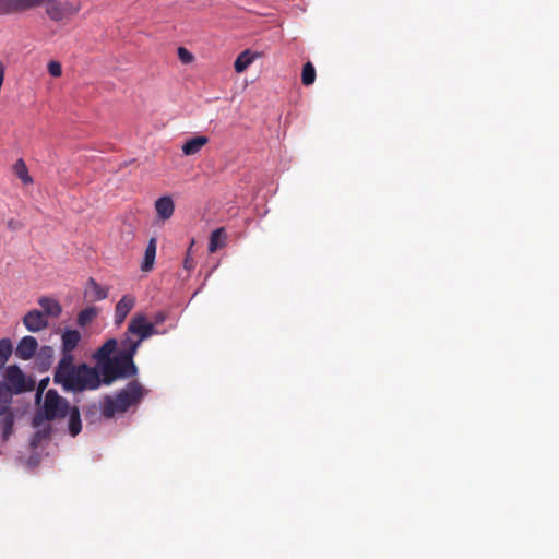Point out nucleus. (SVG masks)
I'll use <instances>...</instances> for the list:
<instances>
[{"label":"nucleus","instance_id":"nucleus-1","mask_svg":"<svg viewBox=\"0 0 559 559\" xmlns=\"http://www.w3.org/2000/svg\"><path fill=\"white\" fill-rule=\"evenodd\" d=\"M81 341V333L78 330H66L61 335L62 357L59 360L53 382L60 384L67 392H83L96 390L100 386L99 373L96 368L83 362L74 365L72 352Z\"/></svg>","mask_w":559,"mask_h":559},{"label":"nucleus","instance_id":"nucleus-2","mask_svg":"<svg viewBox=\"0 0 559 559\" xmlns=\"http://www.w3.org/2000/svg\"><path fill=\"white\" fill-rule=\"evenodd\" d=\"M117 348V340L109 338L93 355L100 384L110 385L117 380L130 379L138 374L133 349L121 343L118 352Z\"/></svg>","mask_w":559,"mask_h":559},{"label":"nucleus","instance_id":"nucleus-3","mask_svg":"<svg viewBox=\"0 0 559 559\" xmlns=\"http://www.w3.org/2000/svg\"><path fill=\"white\" fill-rule=\"evenodd\" d=\"M147 390L133 380L115 395H105L100 401V414L107 418H114L118 414L128 412L131 406L138 405L146 395Z\"/></svg>","mask_w":559,"mask_h":559},{"label":"nucleus","instance_id":"nucleus-4","mask_svg":"<svg viewBox=\"0 0 559 559\" xmlns=\"http://www.w3.org/2000/svg\"><path fill=\"white\" fill-rule=\"evenodd\" d=\"M1 382L13 395L31 392L36 385V381L27 377L17 365H10L4 369Z\"/></svg>","mask_w":559,"mask_h":559},{"label":"nucleus","instance_id":"nucleus-5","mask_svg":"<svg viewBox=\"0 0 559 559\" xmlns=\"http://www.w3.org/2000/svg\"><path fill=\"white\" fill-rule=\"evenodd\" d=\"M13 394L0 382V417L2 440L5 442L14 432L15 415L11 408Z\"/></svg>","mask_w":559,"mask_h":559},{"label":"nucleus","instance_id":"nucleus-6","mask_svg":"<svg viewBox=\"0 0 559 559\" xmlns=\"http://www.w3.org/2000/svg\"><path fill=\"white\" fill-rule=\"evenodd\" d=\"M143 341H145V314L135 313L131 318L128 324V329L120 343L127 346L129 349H133V352L136 354Z\"/></svg>","mask_w":559,"mask_h":559},{"label":"nucleus","instance_id":"nucleus-7","mask_svg":"<svg viewBox=\"0 0 559 559\" xmlns=\"http://www.w3.org/2000/svg\"><path fill=\"white\" fill-rule=\"evenodd\" d=\"M69 402L60 396L56 390H48L44 401V415L47 420L64 418L70 409Z\"/></svg>","mask_w":559,"mask_h":559},{"label":"nucleus","instance_id":"nucleus-8","mask_svg":"<svg viewBox=\"0 0 559 559\" xmlns=\"http://www.w3.org/2000/svg\"><path fill=\"white\" fill-rule=\"evenodd\" d=\"M41 5H46V14L55 22H60L73 16L78 14L81 9L79 3L71 1L44 0L40 2V7Z\"/></svg>","mask_w":559,"mask_h":559},{"label":"nucleus","instance_id":"nucleus-9","mask_svg":"<svg viewBox=\"0 0 559 559\" xmlns=\"http://www.w3.org/2000/svg\"><path fill=\"white\" fill-rule=\"evenodd\" d=\"M135 306V297L131 294L123 295L117 302L114 314V322L116 325H121L127 316Z\"/></svg>","mask_w":559,"mask_h":559},{"label":"nucleus","instance_id":"nucleus-10","mask_svg":"<svg viewBox=\"0 0 559 559\" xmlns=\"http://www.w3.org/2000/svg\"><path fill=\"white\" fill-rule=\"evenodd\" d=\"M23 323L29 332H39L48 326L46 316L39 310L28 311L23 318Z\"/></svg>","mask_w":559,"mask_h":559},{"label":"nucleus","instance_id":"nucleus-11","mask_svg":"<svg viewBox=\"0 0 559 559\" xmlns=\"http://www.w3.org/2000/svg\"><path fill=\"white\" fill-rule=\"evenodd\" d=\"M37 348V340L34 336L27 335L20 340L15 349V355L22 360H28L35 355Z\"/></svg>","mask_w":559,"mask_h":559},{"label":"nucleus","instance_id":"nucleus-12","mask_svg":"<svg viewBox=\"0 0 559 559\" xmlns=\"http://www.w3.org/2000/svg\"><path fill=\"white\" fill-rule=\"evenodd\" d=\"M261 57L260 52H252L249 49L243 50L238 55L234 62V68L237 73L245 72L250 64Z\"/></svg>","mask_w":559,"mask_h":559},{"label":"nucleus","instance_id":"nucleus-13","mask_svg":"<svg viewBox=\"0 0 559 559\" xmlns=\"http://www.w3.org/2000/svg\"><path fill=\"white\" fill-rule=\"evenodd\" d=\"M155 210L162 221L170 218L175 211V204L170 197H160L155 201Z\"/></svg>","mask_w":559,"mask_h":559},{"label":"nucleus","instance_id":"nucleus-14","mask_svg":"<svg viewBox=\"0 0 559 559\" xmlns=\"http://www.w3.org/2000/svg\"><path fill=\"white\" fill-rule=\"evenodd\" d=\"M209 138L205 135H198L187 140L182 145V153L186 156L198 154L206 144Z\"/></svg>","mask_w":559,"mask_h":559},{"label":"nucleus","instance_id":"nucleus-15","mask_svg":"<svg viewBox=\"0 0 559 559\" xmlns=\"http://www.w3.org/2000/svg\"><path fill=\"white\" fill-rule=\"evenodd\" d=\"M86 296L94 301L104 300L108 296V289L100 286L94 278L90 277L85 290Z\"/></svg>","mask_w":559,"mask_h":559},{"label":"nucleus","instance_id":"nucleus-16","mask_svg":"<svg viewBox=\"0 0 559 559\" xmlns=\"http://www.w3.org/2000/svg\"><path fill=\"white\" fill-rule=\"evenodd\" d=\"M38 304L43 308L45 316L58 318L62 312L61 305L50 297H40Z\"/></svg>","mask_w":559,"mask_h":559},{"label":"nucleus","instance_id":"nucleus-17","mask_svg":"<svg viewBox=\"0 0 559 559\" xmlns=\"http://www.w3.org/2000/svg\"><path fill=\"white\" fill-rule=\"evenodd\" d=\"M53 348L51 346H43L37 353L36 365L41 371L50 368L53 360Z\"/></svg>","mask_w":559,"mask_h":559},{"label":"nucleus","instance_id":"nucleus-18","mask_svg":"<svg viewBox=\"0 0 559 559\" xmlns=\"http://www.w3.org/2000/svg\"><path fill=\"white\" fill-rule=\"evenodd\" d=\"M227 240V234L223 227L216 228L211 233L209 241V251L211 253L225 247Z\"/></svg>","mask_w":559,"mask_h":559},{"label":"nucleus","instance_id":"nucleus-19","mask_svg":"<svg viewBox=\"0 0 559 559\" xmlns=\"http://www.w3.org/2000/svg\"><path fill=\"white\" fill-rule=\"evenodd\" d=\"M156 257V239L152 238L145 249L144 260L141 265L143 272H150L153 269Z\"/></svg>","mask_w":559,"mask_h":559},{"label":"nucleus","instance_id":"nucleus-20","mask_svg":"<svg viewBox=\"0 0 559 559\" xmlns=\"http://www.w3.org/2000/svg\"><path fill=\"white\" fill-rule=\"evenodd\" d=\"M69 432L75 437L82 430L80 411L76 406L69 409Z\"/></svg>","mask_w":559,"mask_h":559},{"label":"nucleus","instance_id":"nucleus-21","mask_svg":"<svg viewBox=\"0 0 559 559\" xmlns=\"http://www.w3.org/2000/svg\"><path fill=\"white\" fill-rule=\"evenodd\" d=\"M13 171L24 185L33 183V178L28 174V168L23 158H19L13 165Z\"/></svg>","mask_w":559,"mask_h":559},{"label":"nucleus","instance_id":"nucleus-22","mask_svg":"<svg viewBox=\"0 0 559 559\" xmlns=\"http://www.w3.org/2000/svg\"><path fill=\"white\" fill-rule=\"evenodd\" d=\"M13 345L10 338L0 340V371L4 368L7 361L11 357Z\"/></svg>","mask_w":559,"mask_h":559},{"label":"nucleus","instance_id":"nucleus-23","mask_svg":"<svg viewBox=\"0 0 559 559\" xmlns=\"http://www.w3.org/2000/svg\"><path fill=\"white\" fill-rule=\"evenodd\" d=\"M316 80V70L313 64L308 61L302 67L301 82L304 85L309 86L313 84Z\"/></svg>","mask_w":559,"mask_h":559},{"label":"nucleus","instance_id":"nucleus-24","mask_svg":"<svg viewBox=\"0 0 559 559\" xmlns=\"http://www.w3.org/2000/svg\"><path fill=\"white\" fill-rule=\"evenodd\" d=\"M95 316H96V311L94 308H86V309L80 311V313L78 316L79 325H81V326L86 325L94 319Z\"/></svg>","mask_w":559,"mask_h":559},{"label":"nucleus","instance_id":"nucleus-25","mask_svg":"<svg viewBox=\"0 0 559 559\" xmlns=\"http://www.w3.org/2000/svg\"><path fill=\"white\" fill-rule=\"evenodd\" d=\"M51 431L52 429L50 426H47L44 429L38 430L33 437L32 445L37 447L41 443L43 440L49 439Z\"/></svg>","mask_w":559,"mask_h":559},{"label":"nucleus","instance_id":"nucleus-26","mask_svg":"<svg viewBox=\"0 0 559 559\" xmlns=\"http://www.w3.org/2000/svg\"><path fill=\"white\" fill-rule=\"evenodd\" d=\"M178 58L183 64H189L194 60L193 55L185 47H179L177 50Z\"/></svg>","mask_w":559,"mask_h":559},{"label":"nucleus","instance_id":"nucleus-27","mask_svg":"<svg viewBox=\"0 0 559 559\" xmlns=\"http://www.w3.org/2000/svg\"><path fill=\"white\" fill-rule=\"evenodd\" d=\"M48 72L53 78H59L62 74V68L60 62L51 60L47 66Z\"/></svg>","mask_w":559,"mask_h":559},{"label":"nucleus","instance_id":"nucleus-28","mask_svg":"<svg viewBox=\"0 0 559 559\" xmlns=\"http://www.w3.org/2000/svg\"><path fill=\"white\" fill-rule=\"evenodd\" d=\"M159 333L160 332L156 329V325L153 322H150L145 317V340Z\"/></svg>","mask_w":559,"mask_h":559},{"label":"nucleus","instance_id":"nucleus-29","mask_svg":"<svg viewBox=\"0 0 559 559\" xmlns=\"http://www.w3.org/2000/svg\"><path fill=\"white\" fill-rule=\"evenodd\" d=\"M168 318V314L167 312L165 311H158L154 314L153 317V323L155 325H158V324H162L166 321V319Z\"/></svg>","mask_w":559,"mask_h":559},{"label":"nucleus","instance_id":"nucleus-30","mask_svg":"<svg viewBox=\"0 0 559 559\" xmlns=\"http://www.w3.org/2000/svg\"><path fill=\"white\" fill-rule=\"evenodd\" d=\"M7 226L10 230H19L22 228L21 222L14 218L9 219Z\"/></svg>","mask_w":559,"mask_h":559},{"label":"nucleus","instance_id":"nucleus-31","mask_svg":"<svg viewBox=\"0 0 559 559\" xmlns=\"http://www.w3.org/2000/svg\"><path fill=\"white\" fill-rule=\"evenodd\" d=\"M48 380H49V379L47 378V379L41 380V381L39 382V386H38V391H37V397H39V395H40V394H41V392L44 391L45 386H46V385H47V383H48Z\"/></svg>","mask_w":559,"mask_h":559},{"label":"nucleus","instance_id":"nucleus-32","mask_svg":"<svg viewBox=\"0 0 559 559\" xmlns=\"http://www.w3.org/2000/svg\"><path fill=\"white\" fill-rule=\"evenodd\" d=\"M185 267L188 270L192 267V260L188 257L185 259Z\"/></svg>","mask_w":559,"mask_h":559},{"label":"nucleus","instance_id":"nucleus-33","mask_svg":"<svg viewBox=\"0 0 559 559\" xmlns=\"http://www.w3.org/2000/svg\"><path fill=\"white\" fill-rule=\"evenodd\" d=\"M33 424H34V426H39L40 420H39L38 416L34 417Z\"/></svg>","mask_w":559,"mask_h":559}]
</instances>
